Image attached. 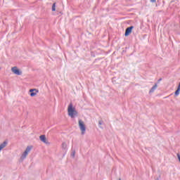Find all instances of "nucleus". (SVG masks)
Listing matches in <instances>:
<instances>
[{"instance_id":"obj_2","label":"nucleus","mask_w":180,"mask_h":180,"mask_svg":"<svg viewBox=\"0 0 180 180\" xmlns=\"http://www.w3.org/2000/svg\"><path fill=\"white\" fill-rule=\"evenodd\" d=\"M79 127L82 131V134H85V131H86V127H85V124L82 120H79Z\"/></svg>"},{"instance_id":"obj_9","label":"nucleus","mask_w":180,"mask_h":180,"mask_svg":"<svg viewBox=\"0 0 180 180\" xmlns=\"http://www.w3.org/2000/svg\"><path fill=\"white\" fill-rule=\"evenodd\" d=\"M158 86V85L157 84V83L155 84V85L150 89V93L151 94V93L154 92V91H155V89H157Z\"/></svg>"},{"instance_id":"obj_8","label":"nucleus","mask_w":180,"mask_h":180,"mask_svg":"<svg viewBox=\"0 0 180 180\" xmlns=\"http://www.w3.org/2000/svg\"><path fill=\"white\" fill-rule=\"evenodd\" d=\"M6 146H8V141H4V143H2L1 145H0V151L5 148V147H6Z\"/></svg>"},{"instance_id":"obj_7","label":"nucleus","mask_w":180,"mask_h":180,"mask_svg":"<svg viewBox=\"0 0 180 180\" xmlns=\"http://www.w3.org/2000/svg\"><path fill=\"white\" fill-rule=\"evenodd\" d=\"M134 27L131 26L129 27H127L125 30V36L127 37L130 34V33H131V31L133 30Z\"/></svg>"},{"instance_id":"obj_4","label":"nucleus","mask_w":180,"mask_h":180,"mask_svg":"<svg viewBox=\"0 0 180 180\" xmlns=\"http://www.w3.org/2000/svg\"><path fill=\"white\" fill-rule=\"evenodd\" d=\"M12 72L15 74V75H22V72L18 69V67L15 66L11 68Z\"/></svg>"},{"instance_id":"obj_10","label":"nucleus","mask_w":180,"mask_h":180,"mask_svg":"<svg viewBox=\"0 0 180 180\" xmlns=\"http://www.w3.org/2000/svg\"><path fill=\"white\" fill-rule=\"evenodd\" d=\"M62 148H63V150H67V143L65 142L62 143Z\"/></svg>"},{"instance_id":"obj_12","label":"nucleus","mask_w":180,"mask_h":180,"mask_svg":"<svg viewBox=\"0 0 180 180\" xmlns=\"http://www.w3.org/2000/svg\"><path fill=\"white\" fill-rule=\"evenodd\" d=\"M179 91H180V89H177L176 91L174 93L176 96H178V95H179Z\"/></svg>"},{"instance_id":"obj_13","label":"nucleus","mask_w":180,"mask_h":180,"mask_svg":"<svg viewBox=\"0 0 180 180\" xmlns=\"http://www.w3.org/2000/svg\"><path fill=\"white\" fill-rule=\"evenodd\" d=\"M71 156L74 158V157H75V150H73L72 154H71Z\"/></svg>"},{"instance_id":"obj_15","label":"nucleus","mask_w":180,"mask_h":180,"mask_svg":"<svg viewBox=\"0 0 180 180\" xmlns=\"http://www.w3.org/2000/svg\"><path fill=\"white\" fill-rule=\"evenodd\" d=\"M156 1H157V0H150V2L154 3V2H156Z\"/></svg>"},{"instance_id":"obj_14","label":"nucleus","mask_w":180,"mask_h":180,"mask_svg":"<svg viewBox=\"0 0 180 180\" xmlns=\"http://www.w3.org/2000/svg\"><path fill=\"white\" fill-rule=\"evenodd\" d=\"M98 124L99 126H102V124H103V121L102 120L98 121Z\"/></svg>"},{"instance_id":"obj_17","label":"nucleus","mask_w":180,"mask_h":180,"mask_svg":"<svg viewBox=\"0 0 180 180\" xmlns=\"http://www.w3.org/2000/svg\"><path fill=\"white\" fill-rule=\"evenodd\" d=\"M162 79H158V82H160V81H162Z\"/></svg>"},{"instance_id":"obj_1","label":"nucleus","mask_w":180,"mask_h":180,"mask_svg":"<svg viewBox=\"0 0 180 180\" xmlns=\"http://www.w3.org/2000/svg\"><path fill=\"white\" fill-rule=\"evenodd\" d=\"M68 115H69V116H70V117H74L75 116H77V110H75V108H72V103H70L68 105Z\"/></svg>"},{"instance_id":"obj_19","label":"nucleus","mask_w":180,"mask_h":180,"mask_svg":"<svg viewBox=\"0 0 180 180\" xmlns=\"http://www.w3.org/2000/svg\"><path fill=\"white\" fill-rule=\"evenodd\" d=\"M119 180H122V179H119Z\"/></svg>"},{"instance_id":"obj_16","label":"nucleus","mask_w":180,"mask_h":180,"mask_svg":"<svg viewBox=\"0 0 180 180\" xmlns=\"http://www.w3.org/2000/svg\"><path fill=\"white\" fill-rule=\"evenodd\" d=\"M177 89H180V82H179V86H178Z\"/></svg>"},{"instance_id":"obj_11","label":"nucleus","mask_w":180,"mask_h":180,"mask_svg":"<svg viewBox=\"0 0 180 180\" xmlns=\"http://www.w3.org/2000/svg\"><path fill=\"white\" fill-rule=\"evenodd\" d=\"M52 12H56V3L52 5Z\"/></svg>"},{"instance_id":"obj_5","label":"nucleus","mask_w":180,"mask_h":180,"mask_svg":"<svg viewBox=\"0 0 180 180\" xmlns=\"http://www.w3.org/2000/svg\"><path fill=\"white\" fill-rule=\"evenodd\" d=\"M39 140L45 144H50V142H49V141H47V139L46 138V135H41L39 136Z\"/></svg>"},{"instance_id":"obj_18","label":"nucleus","mask_w":180,"mask_h":180,"mask_svg":"<svg viewBox=\"0 0 180 180\" xmlns=\"http://www.w3.org/2000/svg\"><path fill=\"white\" fill-rule=\"evenodd\" d=\"M155 180H160V179H156Z\"/></svg>"},{"instance_id":"obj_3","label":"nucleus","mask_w":180,"mask_h":180,"mask_svg":"<svg viewBox=\"0 0 180 180\" xmlns=\"http://www.w3.org/2000/svg\"><path fill=\"white\" fill-rule=\"evenodd\" d=\"M31 150H32V146H27L25 152L21 155V158H20L21 160H25V158L27 157V155L29 154V153H30Z\"/></svg>"},{"instance_id":"obj_6","label":"nucleus","mask_w":180,"mask_h":180,"mask_svg":"<svg viewBox=\"0 0 180 180\" xmlns=\"http://www.w3.org/2000/svg\"><path fill=\"white\" fill-rule=\"evenodd\" d=\"M30 96L33 97V96H36V95H37V92H39V91H37V89H30Z\"/></svg>"}]
</instances>
